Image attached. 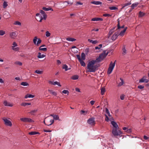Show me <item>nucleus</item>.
Instances as JSON below:
<instances>
[{
  "label": "nucleus",
  "mask_w": 149,
  "mask_h": 149,
  "mask_svg": "<svg viewBox=\"0 0 149 149\" xmlns=\"http://www.w3.org/2000/svg\"><path fill=\"white\" fill-rule=\"evenodd\" d=\"M17 33L16 32L10 33V34L11 37H16L17 36Z\"/></svg>",
  "instance_id": "nucleus-13"
},
{
  "label": "nucleus",
  "mask_w": 149,
  "mask_h": 149,
  "mask_svg": "<svg viewBox=\"0 0 149 149\" xmlns=\"http://www.w3.org/2000/svg\"><path fill=\"white\" fill-rule=\"evenodd\" d=\"M31 104V103H22L21 104V105L22 106H23L24 107H25L27 105H30Z\"/></svg>",
  "instance_id": "nucleus-31"
},
{
  "label": "nucleus",
  "mask_w": 149,
  "mask_h": 149,
  "mask_svg": "<svg viewBox=\"0 0 149 149\" xmlns=\"http://www.w3.org/2000/svg\"><path fill=\"white\" fill-rule=\"evenodd\" d=\"M113 69L111 68L110 67H109L108 69L107 73L108 74H110L112 72Z\"/></svg>",
  "instance_id": "nucleus-27"
},
{
  "label": "nucleus",
  "mask_w": 149,
  "mask_h": 149,
  "mask_svg": "<svg viewBox=\"0 0 149 149\" xmlns=\"http://www.w3.org/2000/svg\"><path fill=\"white\" fill-rule=\"evenodd\" d=\"M103 15L104 17H110L111 16V15L108 14H105Z\"/></svg>",
  "instance_id": "nucleus-53"
},
{
  "label": "nucleus",
  "mask_w": 149,
  "mask_h": 149,
  "mask_svg": "<svg viewBox=\"0 0 149 149\" xmlns=\"http://www.w3.org/2000/svg\"><path fill=\"white\" fill-rule=\"evenodd\" d=\"M20 120L25 123H32L34 122V121L30 118H20Z\"/></svg>",
  "instance_id": "nucleus-3"
},
{
  "label": "nucleus",
  "mask_w": 149,
  "mask_h": 149,
  "mask_svg": "<svg viewBox=\"0 0 149 149\" xmlns=\"http://www.w3.org/2000/svg\"><path fill=\"white\" fill-rule=\"evenodd\" d=\"M115 28H116V27H114L113 29H111L109 31V36H110L113 33L114 31Z\"/></svg>",
  "instance_id": "nucleus-21"
},
{
  "label": "nucleus",
  "mask_w": 149,
  "mask_h": 149,
  "mask_svg": "<svg viewBox=\"0 0 149 149\" xmlns=\"http://www.w3.org/2000/svg\"><path fill=\"white\" fill-rule=\"evenodd\" d=\"M131 4V2H129L127 3H125L123 4L122 5L123 7H122V8L123 9V8H124V7H126L127 6H128L130 5Z\"/></svg>",
  "instance_id": "nucleus-24"
},
{
  "label": "nucleus",
  "mask_w": 149,
  "mask_h": 149,
  "mask_svg": "<svg viewBox=\"0 0 149 149\" xmlns=\"http://www.w3.org/2000/svg\"><path fill=\"white\" fill-rule=\"evenodd\" d=\"M66 40L68 41L73 42L76 40L75 39L73 38H66Z\"/></svg>",
  "instance_id": "nucleus-26"
},
{
  "label": "nucleus",
  "mask_w": 149,
  "mask_h": 149,
  "mask_svg": "<svg viewBox=\"0 0 149 149\" xmlns=\"http://www.w3.org/2000/svg\"><path fill=\"white\" fill-rule=\"evenodd\" d=\"M13 46H12V47H15L16 46H17V43L15 42H13Z\"/></svg>",
  "instance_id": "nucleus-54"
},
{
  "label": "nucleus",
  "mask_w": 149,
  "mask_h": 149,
  "mask_svg": "<svg viewBox=\"0 0 149 149\" xmlns=\"http://www.w3.org/2000/svg\"><path fill=\"white\" fill-rule=\"evenodd\" d=\"M120 79L121 81V82L119 83L118 84V87L121 86L123 85L124 84V82L123 79L121 78H120Z\"/></svg>",
  "instance_id": "nucleus-15"
},
{
  "label": "nucleus",
  "mask_w": 149,
  "mask_h": 149,
  "mask_svg": "<svg viewBox=\"0 0 149 149\" xmlns=\"http://www.w3.org/2000/svg\"><path fill=\"white\" fill-rule=\"evenodd\" d=\"M82 4H83V3H81V2H77L76 3V4L75 5L76 6H77L78 5H82Z\"/></svg>",
  "instance_id": "nucleus-62"
},
{
  "label": "nucleus",
  "mask_w": 149,
  "mask_h": 149,
  "mask_svg": "<svg viewBox=\"0 0 149 149\" xmlns=\"http://www.w3.org/2000/svg\"><path fill=\"white\" fill-rule=\"evenodd\" d=\"M15 63L20 66H21L22 65V63L19 61H17L15 62Z\"/></svg>",
  "instance_id": "nucleus-52"
},
{
  "label": "nucleus",
  "mask_w": 149,
  "mask_h": 149,
  "mask_svg": "<svg viewBox=\"0 0 149 149\" xmlns=\"http://www.w3.org/2000/svg\"><path fill=\"white\" fill-rule=\"evenodd\" d=\"M29 134L31 135H36L37 134H40L38 132L36 131H33L29 133Z\"/></svg>",
  "instance_id": "nucleus-23"
},
{
  "label": "nucleus",
  "mask_w": 149,
  "mask_h": 149,
  "mask_svg": "<svg viewBox=\"0 0 149 149\" xmlns=\"http://www.w3.org/2000/svg\"><path fill=\"white\" fill-rule=\"evenodd\" d=\"M127 28L126 27L122 31H121L120 33H119V35L120 36L122 37L124 36L125 35V31L127 30Z\"/></svg>",
  "instance_id": "nucleus-9"
},
{
  "label": "nucleus",
  "mask_w": 149,
  "mask_h": 149,
  "mask_svg": "<svg viewBox=\"0 0 149 149\" xmlns=\"http://www.w3.org/2000/svg\"><path fill=\"white\" fill-rule=\"evenodd\" d=\"M88 41L89 42H90V43H92V44H96L98 42V41L97 40H91L90 39H88Z\"/></svg>",
  "instance_id": "nucleus-18"
},
{
  "label": "nucleus",
  "mask_w": 149,
  "mask_h": 149,
  "mask_svg": "<svg viewBox=\"0 0 149 149\" xmlns=\"http://www.w3.org/2000/svg\"><path fill=\"white\" fill-rule=\"evenodd\" d=\"M116 62V60H115L113 63L111 61L109 65V67H110L111 68L113 69L115 66Z\"/></svg>",
  "instance_id": "nucleus-11"
},
{
  "label": "nucleus",
  "mask_w": 149,
  "mask_h": 149,
  "mask_svg": "<svg viewBox=\"0 0 149 149\" xmlns=\"http://www.w3.org/2000/svg\"><path fill=\"white\" fill-rule=\"evenodd\" d=\"M50 33L48 31H46V36L47 37H49L50 36Z\"/></svg>",
  "instance_id": "nucleus-56"
},
{
  "label": "nucleus",
  "mask_w": 149,
  "mask_h": 149,
  "mask_svg": "<svg viewBox=\"0 0 149 149\" xmlns=\"http://www.w3.org/2000/svg\"><path fill=\"white\" fill-rule=\"evenodd\" d=\"M35 72L37 74H41L42 73V71L40 70H36Z\"/></svg>",
  "instance_id": "nucleus-46"
},
{
  "label": "nucleus",
  "mask_w": 149,
  "mask_h": 149,
  "mask_svg": "<svg viewBox=\"0 0 149 149\" xmlns=\"http://www.w3.org/2000/svg\"><path fill=\"white\" fill-rule=\"evenodd\" d=\"M102 46V44H100L98 46H96L95 47V49H100Z\"/></svg>",
  "instance_id": "nucleus-36"
},
{
  "label": "nucleus",
  "mask_w": 149,
  "mask_h": 149,
  "mask_svg": "<svg viewBox=\"0 0 149 149\" xmlns=\"http://www.w3.org/2000/svg\"><path fill=\"white\" fill-rule=\"evenodd\" d=\"M109 8L110 10H116L118 9V8L115 6H110L109 7Z\"/></svg>",
  "instance_id": "nucleus-37"
},
{
  "label": "nucleus",
  "mask_w": 149,
  "mask_h": 149,
  "mask_svg": "<svg viewBox=\"0 0 149 149\" xmlns=\"http://www.w3.org/2000/svg\"><path fill=\"white\" fill-rule=\"evenodd\" d=\"M101 94V95H104V93L105 92L106 90L104 87H101L100 88Z\"/></svg>",
  "instance_id": "nucleus-14"
},
{
  "label": "nucleus",
  "mask_w": 149,
  "mask_h": 149,
  "mask_svg": "<svg viewBox=\"0 0 149 149\" xmlns=\"http://www.w3.org/2000/svg\"><path fill=\"white\" fill-rule=\"evenodd\" d=\"M132 129H129L127 130V133H130L132 132Z\"/></svg>",
  "instance_id": "nucleus-61"
},
{
  "label": "nucleus",
  "mask_w": 149,
  "mask_h": 149,
  "mask_svg": "<svg viewBox=\"0 0 149 149\" xmlns=\"http://www.w3.org/2000/svg\"><path fill=\"white\" fill-rule=\"evenodd\" d=\"M2 120L6 125L10 127L12 126V124L10 120L5 118H3Z\"/></svg>",
  "instance_id": "nucleus-4"
},
{
  "label": "nucleus",
  "mask_w": 149,
  "mask_h": 149,
  "mask_svg": "<svg viewBox=\"0 0 149 149\" xmlns=\"http://www.w3.org/2000/svg\"><path fill=\"white\" fill-rule=\"evenodd\" d=\"M88 123L91 125H94L95 124L94 118H89L87 120Z\"/></svg>",
  "instance_id": "nucleus-5"
},
{
  "label": "nucleus",
  "mask_w": 149,
  "mask_h": 149,
  "mask_svg": "<svg viewBox=\"0 0 149 149\" xmlns=\"http://www.w3.org/2000/svg\"><path fill=\"white\" fill-rule=\"evenodd\" d=\"M62 68L63 69H64L65 71H67L68 70V66L66 64H64L63 65Z\"/></svg>",
  "instance_id": "nucleus-33"
},
{
  "label": "nucleus",
  "mask_w": 149,
  "mask_h": 149,
  "mask_svg": "<svg viewBox=\"0 0 149 149\" xmlns=\"http://www.w3.org/2000/svg\"><path fill=\"white\" fill-rule=\"evenodd\" d=\"M37 111V109H35L34 110H32L30 112V113L31 114H33V113H34L36 112Z\"/></svg>",
  "instance_id": "nucleus-48"
},
{
  "label": "nucleus",
  "mask_w": 149,
  "mask_h": 149,
  "mask_svg": "<svg viewBox=\"0 0 149 149\" xmlns=\"http://www.w3.org/2000/svg\"><path fill=\"white\" fill-rule=\"evenodd\" d=\"M120 99L121 100H123L124 99V95H121L120 96Z\"/></svg>",
  "instance_id": "nucleus-63"
},
{
  "label": "nucleus",
  "mask_w": 149,
  "mask_h": 149,
  "mask_svg": "<svg viewBox=\"0 0 149 149\" xmlns=\"http://www.w3.org/2000/svg\"><path fill=\"white\" fill-rule=\"evenodd\" d=\"M105 112L110 117L111 116V115L109 112V110L107 108H105Z\"/></svg>",
  "instance_id": "nucleus-41"
},
{
  "label": "nucleus",
  "mask_w": 149,
  "mask_h": 149,
  "mask_svg": "<svg viewBox=\"0 0 149 149\" xmlns=\"http://www.w3.org/2000/svg\"><path fill=\"white\" fill-rule=\"evenodd\" d=\"M21 85L24 86H28L29 85V84L26 82H23L21 83Z\"/></svg>",
  "instance_id": "nucleus-28"
},
{
  "label": "nucleus",
  "mask_w": 149,
  "mask_h": 149,
  "mask_svg": "<svg viewBox=\"0 0 149 149\" xmlns=\"http://www.w3.org/2000/svg\"><path fill=\"white\" fill-rule=\"evenodd\" d=\"M41 47H39V49L40 50L43 51H46L47 50L46 48H41Z\"/></svg>",
  "instance_id": "nucleus-42"
},
{
  "label": "nucleus",
  "mask_w": 149,
  "mask_h": 149,
  "mask_svg": "<svg viewBox=\"0 0 149 149\" xmlns=\"http://www.w3.org/2000/svg\"><path fill=\"white\" fill-rule=\"evenodd\" d=\"M119 36V34L118 33L116 32L113 36V37H117L118 36Z\"/></svg>",
  "instance_id": "nucleus-58"
},
{
  "label": "nucleus",
  "mask_w": 149,
  "mask_h": 149,
  "mask_svg": "<svg viewBox=\"0 0 149 149\" xmlns=\"http://www.w3.org/2000/svg\"><path fill=\"white\" fill-rule=\"evenodd\" d=\"M49 122L50 123V124H46L45 122V121L44 120V123L47 126H49L52 125V124L54 122V120H51L49 121Z\"/></svg>",
  "instance_id": "nucleus-19"
},
{
  "label": "nucleus",
  "mask_w": 149,
  "mask_h": 149,
  "mask_svg": "<svg viewBox=\"0 0 149 149\" xmlns=\"http://www.w3.org/2000/svg\"><path fill=\"white\" fill-rule=\"evenodd\" d=\"M118 129H113L112 130V134L115 137H116L117 136H120V135L122 134V132L118 130Z\"/></svg>",
  "instance_id": "nucleus-2"
},
{
  "label": "nucleus",
  "mask_w": 149,
  "mask_h": 149,
  "mask_svg": "<svg viewBox=\"0 0 149 149\" xmlns=\"http://www.w3.org/2000/svg\"><path fill=\"white\" fill-rule=\"evenodd\" d=\"M144 87V86L142 85H139L138 86V88L140 89H142Z\"/></svg>",
  "instance_id": "nucleus-57"
},
{
  "label": "nucleus",
  "mask_w": 149,
  "mask_h": 149,
  "mask_svg": "<svg viewBox=\"0 0 149 149\" xmlns=\"http://www.w3.org/2000/svg\"><path fill=\"white\" fill-rule=\"evenodd\" d=\"M91 3L96 5H101L102 4V3L99 1H94L91 2Z\"/></svg>",
  "instance_id": "nucleus-12"
},
{
  "label": "nucleus",
  "mask_w": 149,
  "mask_h": 149,
  "mask_svg": "<svg viewBox=\"0 0 149 149\" xmlns=\"http://www.w3.org/2000/svg\"><path fill=\"white\" fill-rule=\"evenodd\" d=\"M88 112L87 111H85L83 110L80 111L81 114L84 115H86L87 113Z\"/></svg>",
  "instance_id": "nucleus-29"
},
{
  "label": "nucleus",
  "mask_w": 149,
  "mask_h": 149,
  "mask_svg": "<svg viewBox=\"0 0 149 149\" xmlns=\"http://www.w3.org/2000/svg\"><path fill=\"white\" fill-rule=\"evenodd\" d=\"M123 54L125 55L126 54V50L125 49V46L123 45Z\"/></svg>",
  "instance_id": "nucleus-20"
},
{
  "label": "nucleus",
  "mask_w": 149,
  "mask_h": 149,
  "mask_svg": "<svg viewBox=\"0 0 149 149\" xmlns=\"http://www.w3.org/2000/svg\"><path fill=\"white\" fill-rule=\"evenodd\" d=\"M75 91L77 92H81L79 89L78 88H75Z\"/></svg>",
  "instance_id": "nucleus-64"
},
{
  "label": "nucleus",
  "mask_w": 149,
  "mask_h": 149,
  "mask_svg": "<svg viewBox=\"0 0 149 149\" xmlns=\"http://www.w3.org/2000/svg\"><path fill=\"white\" fill-rule=\"evenodd\" d=\"M81 66L84 67L85 66V63L82 60L79 61Z\"/></svg>",
  "instance_id": "nucleus-34"
},
{
  "label": "nucleus",
  "mask_w": 149,
  "mask_h": 149,
  "mask_svg": "<svg viewBox=\"0 0 149 149\" xmlns=\"http://www.w3.org/2000/svg\"><path fill=\"white\" fill-rule=\"evenodd\" d=\"M117 26H118L117 29H122V28L123 29V28L124 27V25H123L121 26H120V22H119V21H118V24Z\"/></svg>",
  "instance_id": "nucleus-32"
},
{
  "label": "nucleus",
  "mask_w": 149,
  "mask_h": 149,
  "mask_svg": "<svg viewBox=\"0 0 149 149\" xmlns=\"http://www.w3.org/2000/svg\"><path fill=\"white\" fill-rule=\"evenodd\" d=\"M3 104L5 106H9L12 107L13 106V104L10 102H8L6 101H3Z\"/></svg>",
  "instance_id": "nucleus-8"
},
{
  "label": "nucleus",
  "mask_w": 149,
  "mask_h": 149,
  "mask_svg": "<svg viewBox=\"0 0 149 149\" xmlns=\"http://www.w3.org/2000/svg\"><path fill=\"white\" fill-rule=\"evenodd\" d=\"M41 42V40L40 39H38L37 42V45H38L39 44H40Z\"/></svg>",
  "instance_id": "nucleus-60"
},
{
  "label": "nucleus",
  "mask_w": 149,
  "mask_h": 149,
  "mask_svg": "<svg viewBox=\"0 0 149 149\" xmlns=\"http://www.w3.org/2000/svg\"><path fill=\"white\" fill-rule=\"evenodd\" d=\"M5 34V31L3 30L0 31V35L3 36Z\"/></svg>",
  "instance_id": "nucleus-50"
},
{
  "label": "nucleus",
  "mask_w": 149,
  "mask_h": 149,
  "mask_svg": "<svg viewBox=\"0 0 149 149\" xmlns=\"http://www.w3.org/2000/svg\"><path fill=\"white\" fill-rule=\"evenodd\" d=\"M77 58L79 60V61L81 60L82 59L81 58L80 56L79 55L77 54L76 55Z\"/></svg>",
  "instance_id": "nucleus-55"
},
{
  "label": "nucleus",
  "mask_w": 149,
  "mask_h": 149,
  "mask_svg": "<svg viewBox=\"0 0 149 149\" xmlns=\"http://www.w3.org/2000/svg\"><path fill=\"white\" fill-rule=\"evenodd\" d=\"M53 118L54 120H59V117L58 115H54V116H53Z\"/></svg>",
  "instance_id": "nucleus-43"
},
{
  "label": "nucleus",
  "mask_w": 149,
  "mask_h": 149,
  "mask_svg": "<svg viewBox=\"0 0 149 149\" xmlns=\"http://www.w3.org/2000/svg\"><path fill=\"white\" fill-rule=\"evenodd\" d=\"M146 77L144 76L141 79L139 80V83L145 82L147 83L149 81V80L146 79Z\"/></svg>",
  "instance_id": "nucleus-6"
},
{
  "label": "nucleus",
  "mask_w": 149,
  "mask_h": 149,
  "mask_svg": "<svg viewBox=\"0 0 149 149\" xmlns=\"http://www.w3.org/2000/svg\"><path fill=\"white\" fill-rule=\"evenodd\" d=\"M42 9L45 11H48L51 10L52 11H53V10L51 7L46 8L45 7H43Z\"/></svg>",
  "instance_id": "nucleus-16"
},
{
  "label": "nucleus",
  "mask_w": 149,
  "mask_h": 149,
  "mask_svg": "<svg viewBox=\"0 0 149 149\" xmlns=\"http://www.w3.org/2000/svg\"><path fill=\"white\" fill-rule=\"evenodd\" d=\"M138 5V3H134L131 6V7L132 9H134V8L135 7H136Z\"/></svg>",
  "instance_id": "nucleus-30"
},
{
  "label": "nucleus",
  "mask_w": 149,
  "mask_h": 149,
  "mask_svg": "<svg viewBox=\"0 0 149 149\" xmlns=\"http://www.w3.org/2000/svg\"><path fill=\"white\" fill-rule=\"evenodd\" d=\"M62 93L65 94H67L68 95L69 93V91L67 90H63L62 91Z\"/></svg>",
  "instance_id": "nucleus-45"
},
{
  "label": "nucleus",
  "mask_w": 149,
  "mask_h": 149,
  "mask_svg": "<svg viewBox=\"0 0 149 149\" xmlns=\"http://www.w3.org/2000/svg\"><path fill=\"white\" fill-rule=\"evenodd\" d=\"M34 97V95L32 94H27L25 96V98L26 99L27 98H33Z\"/></svg>",
  "instance_id": "nucleus-17"
},
{
  "label": "nucleus",
  "mask_w": 149,
  "mask_h": 149,
  "mask_svg": "<svg viewBox=\"0 0 149 149\" xmlns=\"http://www.w3.org/2000/svg\"><path fill=\"white\" fill-rule=\"evenodd\" d=\"M45 56L44 54H41V53L40 52H38V57L39 58H42Z\"/></svg>",
  "instance_id": "nucleus-22"
},
{
  "label": "nucleus",
  "mask_w": 149,
  "mask_h": 149,
  "mask_svg": "<svg viewBox=\"0 0 149 149\" xmlns=\"http://www.w3.org/2000/svg\"><path fill=\"white\" fill-rule=\"evenodd\" d=\"M106 51H104V53L100 55L99 58L96 59V60H92L89 61L87 65V68L89 70L88 72H95L97 70L98 66L97 65H94L97 62V61H100V60H98L100 59H102L105 57L108 54V52L106 53Z\"/></svg>",
  "instance_id": "nucleus-1"
},
{
  "label": "nucleus",
  "mask_w": 149,
  "mask_h": 149,
  "mask_svg": "<svg viewBox=\"0 0 149 149\" xmlns=\"http://www.w3.org/2000/svg\"><path fill=\"white\" fill-rule=\"evenodd\" d=\"M81 57L82 60H85V55L84 53H82L81 54Z\"/></svg>",
  "instance_id": "nucleus-38"
},
{
  "label": "nucleus",
  "mask_w": 149,
  "mask_h": 149,
  "mask_svg": "<svg viewBox=\"0 0 149 149\" xmlns=\"http://www.w3.org/2000/svg\"><path fill=\"white\" fill-rule=\"evenodd\" d=\"M139 17H142L144 15L145 13L143 12L140 11L139 13Z\"/></svg>",
  "instance_id": "nucleus-44"
},
{
  "label": "nucleus",
  "mask_w": 149,
  "mask_h": 149,
  "mask_svg": "<svg viewBox=\"0 0 149 149\" xmlns=\"http://www.w3.org/2000/svg\"><path fill=\"white\" fill-rule=\"evenodd\" d=\"M37 39L38 38H35L33 40V42L35 44H36V43L37 44L36 42L37 41Z\"/></svg>",
  "instance_id": "nucleus-59"
},
{
  "label": "nucleus",
  "mask_w": 149,
  "mask_h": 149,
  "mask_svg": "<svg viewBox=\"0 0 149 149\" xmlns=\"http://www.w3.org/2000/svg\"><path fill=\"white\" fill-rule=\"evenodd\" d=\"M105 116H106L105 120L107 122H108L109 120V117H108V116L106 114H105Z\"/></svg>",
  "instance_id": "nucleus-51"
},
{
  "label": "nucleus",
  "mask_w": 149,
  "mask_h": 149,
  "mask_svg": "<svg viewBox=\"0 0 149 149\" xmlns=\"http://www.w3.org/2000/svg\"><path fill=\"white\" fill-rule=\"evenodd\" d=\"M14 24L15 25H18V26H21V23L18 21H16L14 23Z\"/></svg>",
  "instance_id": "nucleus-35"
},
{
  "label": "nucleus",
  "mask_w": 149,
  "mask_h": 149,
  "mask_svg": "<svg viewBox=\"0 0 149 149\" xmlns=\"http://www.w3.org/2000/svg\"><path fill=\"white\" fill-rule=\"evenodd\" d=\"M103 20V19L102 18L98 17L93 18L91 19V21H102Z\"/></svg>",
  "instance_id": "nucleus-10"
},
{
  "label": "nucleus",
  "mask_w": 149,
  "mask_h": 149,
  "mask_svg": "<svg viewBox=\"0 0 149 149\" xmlns=\"http://www.w3.org/2000/svg\"><path fill=\"white\" fill-rule=\"evenodd\" d=\"M12 49L14 51H17L19 50V48L18 47H12Z\"/></svg>",
  "instance_id": "nucleus-49"
},
{
  "label": "nucleus",
  "mask_w": 149,
  "mask_h": 149,
  "mask_svg": "<svg viewBox=\"0 0 149 149\" xmlns=\"http://www.w3.org/2000/svg\"><path fill=\"white\" fill-rule=\"evenodd\" d=\"M79 77L78 75H74L72 77L71 79L73 80H75L78 79Z\"/></svg>",
  "instance_id": "nucleus-25"
},
{
  "label": "nucleus",
  "mask_w": 149,
  "mask_h": 149,
  "mask_svg": "<svg viewBox=\"0 0 149 149\" xmlns=\"http://www.w3.org/2000/svg\"><path fill=\"white\" fill-rule=\"evenodd\" d=\"M89 48H86L84 50V52L86 54H87L89 52Z\"/></svg>",
  "instance_id": "nucleus-40"
},
{
  "label": "nucleus",
  "mask_w": 149,
  "mask_h": 149,
  "mask_svg": "<svg viewBox=\"0 0 149 149\" xmlns=\"http://www.w3.org/2000/svg\"><path fill=\"white\" fill-rule=\"evenodd\" d=\"M58 85L59 86H61V85L60 84V83L57 81L54 82V85Z\"/></svg>",
  "instance_id": "nucleus-39"
},
{
  "label": "nucleus",
  "mask_w": 149,
  "mask_h": 149,
  "mask_svg": "<svg viewBox=\"0 0 149 149\" xmlns=\"http://www.w3.org/2000/svg\"><path fill=\"white\" fill-rule=\"evenodd\" d=\"M8 6V4L7 3L4 1L3 3V7L4 8H5Z\"/></svg>",
  "instance_id": "nucleus-47"
},
{
  "label": "nucleus",
  "mask_w": 149,
  "mask_h": 149,
  "mask_svg": "<svg viewBox=\"0 0 149 149\" xmlns=\"http://www.w3.org/2000/svg\"><path fill=\"white\" fill-rule=\"evenodd\" d=\"M111 123L113 126V129L115 128H116V129H119V127H118V124L116 122L114 121H112L111 122Z\"/></svg>",
  "instance_id": "nucleus-7"
}]
</instances>
